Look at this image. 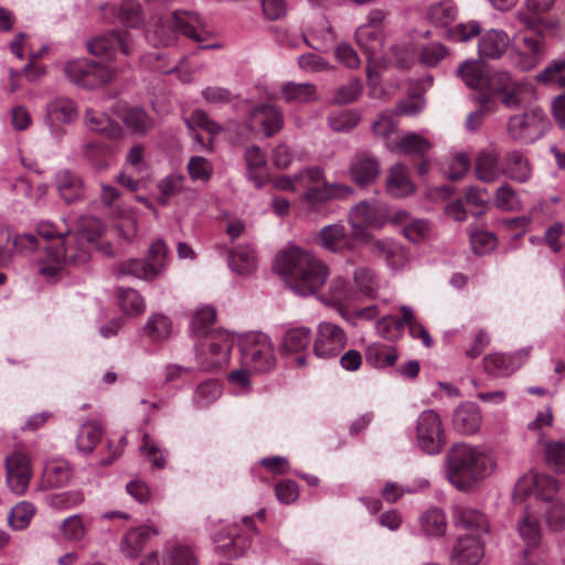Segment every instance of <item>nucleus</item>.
Segmentation results:
<instances>
[{
  "label": "nucleus",
  "mask_w": 565,
  "mask_h": 565,
  "mask_svg": "<svg viewBox=\"0 0 565 565\" xmlns=\"http://www.w3.org/2000/svg\"><path fill=\"white\" fill-rule=\"evenodd\" d=\"M386 190L394 198H404L412 194L415 190L409 180L407 169L402 163H396L390 169L386 179Z\"/></svg>",
  "instance_id": "33"
},
{
  "label": "nucleus",
  "mask_w": 565,
  "mask_h": 565,
  "mask_svg": "<svg viewBox=\"0 0 565 565\" xmlns=\"http://www.w3.org/2000/svg\"><path fill=\"white\" fill-rule=\"evenodd\" d=\"M86 127L94 132L100 134L107 138H118L121 134L119 125L108 115L87 109L85 113Z\"/></svg>",
  "instance_id": "36"
},
{
  "label": "nucleus",
  "mask_w": 565,
  "mask_h": 565,
  "mask_svg": "<svg viewBox=\"0 0 565 565\" xmlns=\"http://www.w3.org/2000/svg\"><path fill=\"white\" fill-rule=\"evenodd\" d=\"M36 233L46 241L57 239V245L45 247L46 259L39 268L47 280H56L65 265L85 264L90 258L87 239L72 234L65 221L60 224L42 221L36 226Z\"/></svg>",
  "instance_id": "2"
},
{
  "label": "nucleus",
  "mask_w": 565,
  "mask_h": 565,
  "mask_svg": "<svg viewBox=\"0 0 565 565\" xmlns=\"http://www.w3.org/2000/svg\"><path fill=\"white\" fill-rule=\"evenodd\" d=\"M102 435L103 428L99 424L95 422L83 424L76 437L77 450L83 455L90 454L99 443Z\"/></svg>",
  "instance_id": "45"
},
{
  "label": "nucleus",
  "mask_w": 565,
  "mask_h": 565,
  "mask_svg": "<svg viewBox=\"0 0 565 565\" xmlns=\"http://www.w3.org/2000/svg\"><path fill=\"white\" fill-rule=\"evenodd\" d=\"M495 467L493 457L477 446L459 443L446 455L447 480L458 490H468L476 482L490 476Z\"/></svg>",
  "instance_id": "3"
},
{
  "label": "nucleus",
  "mask_w": 565,
  "mask_h": 565,
  "mask_svg": "<svg viewBox=\"0 0 565 565\" xmlns=\"http://www.w3.org/2000/svg\"><path fill=\"white\" fill-rule=\"evenodd\" d=\"M120 309L130 317L140 316L146 309L145 299L141 295L131 288H120L117 291Z\"/></svg>",
  "instance_id": "48"
},
{
  "label": "nucleus",
  "mask_w": 565,
  "mask_h": 565,
  "mask_svg": "<svg viewBox=\"0 0 565 565\" xmlns=\"http://www.w3.org/2000/svg\"><path fill=\"white\" fill-rule=\"evenodd\" d=\"M455 522L458 526L469 531V535H477L480 540L481 535L489 531L486 516L477 509L470 507L456 508Z\"/></svg>",
  "instance_id": "29"
},
{
  "label": "nucleus",
  "mask_w": 565,
  "mask_h": 565,
  "mask_svg": "<svg viewBox=\"0 0 565 565\" xmlns=\"http://www.w3.org/2000/svg\"><path fill=\"white\" fill-rule=\"evenodd\" d=\"M502 173L518 182H525L531 175V168L522 152L512 151L505 156Z\"/></svg>",
  "instance_id": "42"
},
{
  "label": "nucleus",
  "mask_w": 565,
  "mask_h": 565,
  "mask_svg": "<svg viewBox=\"0 0 565 565\" xmlns=\"http://www.w3.org/2000/svg\"><path fill=\"white\" fill-rule=\"evenodd\" d=\"M284 114L281 107L271 103L253 105L243 122V129L250 135L263 134L270 138L284 127Z\"/></svg>",
  "instance_id": "8"
},
{
  "label": "nucleus",
  "mask_w": 565,
  "mask_h": 565,
  "mask_svg": "<svg viewBox=\"0 0 565 565\" xmlns=\"http://www.w3.org/2000/svg\"><path fill=\"white\" fill-rule=\"evenodd\" d=\"M530 349H522L514 355L501 353L489 354L483 359L487 373L494 376H508L516 371L529 358Z\"/></svg>",
  "instance_id": "23"
},
{
  "label": "nucleus",
  "mask_w": 565,
  "mask_h": 565,
  "mask_svg": "<svg viewBox=\"0 0 565 565\" xmlns=\"http://www.w3.org/2000/svg\"><path fill=\"white\" fill-rule=\"evenodd\" d=\"M510 44L511 39L507 32L491 29L480 36L478 52L483 58L497 60L505 54Z\"/></svg>",
  "instance_id": "27"
},
{
  "label": "nucleus",
  "mask_w": 565,
  "mask_h": 565,
  "mask_svg": "<svg viewBox=\"0 0 565 565\" xmlns=\"http://www.w3.org/2000/svg\"><path fill=\"white\" fill-rule=\"evenodd\" d=\"M386 148L394 153L424 156L430 150L431 143L416 132H408L394 141L387 142Z\"/></svg>",
  "instance_id": "31"
},
{
  "label": "nucleus",
  "mask_w": 565,
  "mask_h": 565,
  "mask_svg": "<svg viewBox=\"0 0 565 565\" xmlns=\"http://www.w3.org/2000/svg\"><path fill=\"white\" fill-rule=\"evenodd\" d=\"M277 273L297 295H316L330 276L329 266L316 254L297 246H289L277 253L274 262Z\"/></svg>",
  "instance_id": "1"
},
{
  "label": "nucleus",
  "mask_w": 565,
  "mask_h": 565,
  "mask_svg": "<svg viewBox=\"0 0 565 565\" xmlns=\"http://www.w3.org/2000/svg\"><path fill=\"white\" fill-rule=\"evenodd\" d=\"M312 340L311 330L307 327L289 328L282 335L279 345L282 355L298 354L296 361L299 366L306 364V356L302 354Z\"/></svg>",
  "instance_id": "21"
},
{
  "label": "nucleus",
  "mask_w": 565,
  "mask_h": 565,
  "mask_svg": "<svg viewBox=\"0 0 565 565\" xmlns=\"http://www.w3.org/2000/svg\"><path fill=\"white\" fill-rule=\"evenodd\" d=\"M465 84L473 89H487L489 73L484 63L480 61H466L457 71Z\"/></svg>",
  "instance_id": "35"
},
{
  "label": "nucleus",
  "mask_w": 565,
  "mask_h": 565,
  "mask_svg": "<svg viewBox=\"0 0 565 565\" xmlns=\"http://www.w3.org/2000/svg\"><path fill=\"white\" fill-rule=\"evenodd\" d=\"M234 343V335L227 331L215 330L209 333L196 347L198 354L203 360L202 365L204 367H221L227 363Z\"/></svg>",
  "instance_id": "10"
},
{
  "label": "nucleus",
  "mask_w": 565,
  "mask_h": 565,
  "mask_svg": "<svg viewBox=\"0 0 565 565\" xmlns=\"http://www.w3.org/2000/svg\"><path fill=\"white\" fill-rule=\"evenodd\" d=\"M550 126L548 118L539 107L512 116L508 122V131L516 141L530 143L541 138Z\"/></svg>",
  "instance_id": "9"
},
{
  "label": "nucleus",
  "mask_w": 565,
  "mask_h": 565,
  "mask_svg": "<svg viewBox=\"0 0 565 565\" xmlns=\"http://www.w3.org/2000/svg\"><path fill=\"white\" fill-rule=\"evenodd\" d=\"M488 85H487V94H483L482 96H487L491 98V105L495 106L494 97L503 92H510L512 88L519 86L520 84L516 83L510 73L499 71L494 72L492 74H489L488 78Z\"/></svg>",
  "instance_id": "50"
},
{
  "label": "nucleus",
  "mask_w": 565,
  "mask_h": 565,
  "mask_svg": "<svg viewBox=\"0 0 565 565\" xmlns=\"http://www.w3.org/2000/svg\"><path fill=\"white\" fill-rule=\"evenodd\" d=\"M87 47L90 54L105 60H111L118 47L125 55L130 54L128 34L117 32L96 36L88 42Z\"/></svg>",
  "instance_id": "24"
},
{
  "label": "nucleus",
  "mask_w": 565,
  "mask_h": 565,
  "mask_svg": "<svg viewBox=\"0 0 565 565\" xmlns=\"http://www.w3.org/2000/svg\"><path fill=\"white\" fill-rule=\"evenodd\" d=\"M353 235L362 241L370 239L366 232L367 228H380L384 225L385 220L381 214L379 206L362 201L354 205L349 214Z\"/></svg>",
  "instance_id": "16"
},
{
  "label": "nucleus",
  "mask_w": 565,
  "mask_h": 565,
  "mask_svg": "<svg viewBox=\"0 0 565 565\" xmlns=\"http://www.w3.org/2000/svg\"><path fill=\"white\" fill-rule=\"evenodd\" d=\"M245 161L248 169V178L257 188H260L266 178V154L259 147L252 146L245 150Z\"/></svg>",
  "instance_id": "40"
},
{
  "label": "nucleus",
  "mask_w": 565,
  "mask_h": 565,
  "mask_svg": "<svg viewBox=\"0 0 565 565\" xmlns=\"http://www.w3.org/2000/svg\"><path fill=\"white\" fill-rule=\"evenodd\" d=\"M452 428L462 435L477 433L482 425V415L478 405L466 402L457 406L451 417Z\"/></svg>",
  "instance_id": "25"
},
{
  "label": "nucleus",
  "mask_w": 565,
  "mask_h": 565,
  "mask_svg": "<svg viewBox=\"0 0 565 565\" xmlns=\"http://www.w3.org/2000/svg\"><path fill=\"white\" fill-rule=\"evenodd\" d=\"M446 431L440 415L435 409L423 411L415 422V446L434 456L446 446Z\"/></svg>",
  "instance_id": "5"
},
{
  "label": "nucleus",
  "mask_w": 565,
  "mask_h": 565,
  "mask_svg": "<svg viewBox=\"0 0 565 565\" xmlns=\"http://www.w3.org/2000/svg\"><path fill=\"white\" fill-rule=\"evenodd\" d=\"M352 298L353 291L348 279L342 276H335L330 281L328 294L322 295L320 301L340 310Z\"/></svg>",
  "instance_id": "37"
},
{
  "label": "nucleus",
  "mask_w": 565,
  "mask_h": 565,
  "mask_svg": "<svg viewBox=\"0 0 565 565\" xmlns=\"http://www.w3.org/2000/svg\"><path fill=\"white\" fill-rule=\"evenodd\" d=\"M243 364L255 372H268L276 364L274 345L263 332L247 333L241 340Z\"/></svg>",
  "instance_id": "6"
},
{
  "label": "nucleus",
  "mask_w": 565,
  "mask_h": 565,
  "mask_svg": "<svg viewBox=\"0 0 565 565\" xmlns=\"http://www.w3.org/2000/svg\"><path fill=\"white\" fill-rule=\"evenodd\" d=\"M72 477L70 465L64 460L49 462L42 473V486L45 489L61 488L68 483Z\"/></svg>",
  "instance_id": "39"
},
{
  "label": "nucleus",
  "mask_w": 565,
  "mask_h": 565,
  "mask_svg": "<svg viewBox=\"0 0 565 565\" xmlns=\"http://www.w3.org/2000/svg\"><path fill=\"white\" fill-rule=\"evenodd\" d=\"M216 318V311L213 307L206 306L195 311L192 319L193 331L201 337H206L209 329L213 326Z\"/></svg>",
  "instance_id": "60"
},
{
  "label": "nucleus",
  "mask_w": 565,
  "mask_h": 565,
  "mask_svg": "<svg viewBox=\"0 0 565 565\" xmlns=\"http://www.w3.org/2000/svg\"><path fill=\"white\" fill-rule=\"evenodd\" d=\"M34 514V505L28 501H22L11 509L8 520L14 530H23L29 526Z\"/></svg>",
  "instance_id": "56"
},
{
  "label": "nucleus",
  "mask_w": 565,
  "mask_h": 565,
  "mask_svg": "<svg viewBox=\"0 0 565 565\" xmlns=\"http://www.w3.org/2000/svg\"><path fill=\"white\" fill-rule=\"evenodd\" d=\"M536 79L543 84H557L565 88V57L552 60L542 72L536 75Z\"/></svg>",
  "instance_id": "51"
},
{
  "label": "nucleus",
  "mask_w": 565,
  "mask_h": 565,
  "mask_svg": "<svg viewBox=\"0 0 565 565\" xmlns=\"http://www.w3.org/2000/svg\"><path fill=\"white\" fill-rule=\"evenodd\" d=\"M228 265L232 270L247 275L256 268L255 252L250 246H238L230 253Z\"/></svg>",
  "instance_id": "44"
},
{
  "label": "nucleus",
  "mask_w": 565,
  "mask_h": 565,
  "mask_svg": "<svg viewBox=\"0 0 565 565\" xmlns=\"http://www.w3.org/2000/svg\"><path fill=\"white\" fill-rule=\"evenodd\" d=\"M280 94L289 104H309L320 99L317 86L312 83L286 82L280 87Z\"/></svg>",
  "instance_id": "30"
},
{
  "label": "nucleus",
  "mask_w": 565,
  "mask_h": 565,
  "mask_svg": "<svg viewBox=\"0 0 565 565\" xmlns=\"http://www.w3.org/2000/svg\"><path fill=\"white\" fill-rule=\"evenodd\" d=\"M397 359L398 354L393 345L375 342L367 345L365 349L366 363L375 369L393 366Z\"/></svg>",
  "instance_id": "38"
},
{
  "label": "nucleus",
  "mask_w": 565,
  "mask_h": 565,
  "mask_svg": "<svg viewBox=\"0 0 565 565\" xmlns=\"http://www.w3.org/2000/svg\"><path fill=\"white\" fill-rule=\"evenodd\" d=\"M7 484L17 495H23L33 476L29 456L14 451L6 458Z\"/></svg>",
  "instance_id": "15"
},
{
  "label": "nucleus",
  "mask_w": 565,
  "mask_h": 565,
  "mask_svg": "<svg viewBox=\"0 0 565 565\" xmlns=\"http://www.w3.org/2000/svg\"><path fill=\"white\" fill-rule=\"evenodd\" d=\"M185 124L190 130L201 128L212 136H215L222 131V126L212 120L202 109L193 110L189 118L185 119Z\"/></svg>",
  "instance_id": "59"
},
{
  "label": "nucleus",
  "mask_w": 565,
  "mask_h": 565,
  "mask_svg": "<svg viewBox=\"0 0 565 565\" xmlns=\"http://www.w3.org/2000/svg\"><path fill=\"white\" fill-rule=\"evenodd\" d=\"M545 523L551 531L558 532L565 529V504L561 501L552 502L544 513Z\"/></svg>",
  "instance_id": "64"
},
{
  "label": "nucleus",
  "mask_w": 565,
  "mask_h": 565,
  "mask_svg": "<svg viewBox=\"0 0 565 565\" xmlns=\"http://www.w3.org/2000/svg\"><path fill=\"white\" fill-rule=\"evenodd\" d=\"M353 192V189L347 184L323 181L321 185L308 188L302 194V200L310 209H317L323 203L349 198Z\"/></svg>",
  "instance_id": "18"
},
{
  "label": "nucleus",
  "mask_w": 565,
  "mask_h": 565,
  "mask_svg": "<svg viewBox=\"0 0 565 565\" xmlns=\"http://www.w3.org/2000/svg\"><path fill=\"white\" fill-rule=\"evenodd\" d=\"M64 72L72 83L90 89L113 82L117 75L109 66L87 58L67 62Z\"/></svg>",
  "instance_id": "7"
},
{
  "label": "nucleus",
  "mask_w": 565,
  "mask_h": 565,
  "mask_svg": "<svg viewBox=\"0 0 565 565\" xmlns=\"http://www.w3.org/2000/svg\"><path fill=\"white\" fill-rule=\"evenodd\" d=\"M355 40L366 56L367 77L370 81H373L385 67V62L380 55L383 49V32L372 29L370 25H361L355 31Z\"/></svg>",
  "instance_id": "12"
},
{
  "label": "nucleus",
  "mask_w": 565,
  "mask_h": 565,
  "mask_svg": "<svg viewBox=\"0 0 565 565\" xmlns=\"http://www.w3.org/2000/svg\"><path fill=\"white\" fill-rule=\"evenodd\" d=\"M348 341L344 330L329 321H322L317 327L313 342V353L321 359L337 356Z\"/></svg>",
  "instance_id": "14"
},
{
  "label": "nucleus",
  "mask_w": 565,
  "mask_h": 565,
  "mask_svg": "<svg viewBox=\"0 0 565 565\" xmlns=\"http://www.w3.org/2000/svg\"><path fill=\"white\" fill-rule=\"evenodd\" d=\"M119 276H131L134 278L152 280L159 275L156 264L143 259H129L118 265Z\"/></svg>",
  "instance_id": "43"
},
{
  "label": "nucleus",
  "mask_w": 565,
  "mask_h": 565,
  "mask_svg": "<svg viewBox=\"0 0 565 565\" xmlns=\"http://www.w3.org/2000/svg\"><path fill=\"white\" fill-rule=\"evenodd\" d=\"M356 237L349 234L342 223L323 226L317 237L318 245L330 253H342L353 248Z\"/></svg>",
  "instance_id": "19"
},
{
  "label": "nucleus",
  "mask_w": 565,
  "mask_h": 565,
  "mask_svg": "<svg viewBox=\"0 0 565 565\" xmlns=\"http://www.w3.org/2000/svg\"><path fill=\"white\" fill-rule=\"evenodd\" d=\"M545 460L557 472H565V437L543 445Z\"/></svg>",
  "instance_id": "53"
},
{
  "label": "nucleus",
  "mask_w": 565,
  "mask_h": 565,
  "mask_svg": "<svg viewBox=\"0 0 565 565\" xmlns=\"http://www.w3.org/2000/svg\"><path fill=\"white\" fill-rule=\"evenodd\" d=\"M516 529L525 545L529 547L539 545L541 541V526L536 515L526 510L523 516L518 521Z\"/></svg>",
  "instance_id": "46"
},
{
  "label": "nucleus",
  "mask_w": 565,
  "mask_h": 565,
  "mask_svg": "<svg viewBox=\"0 0 565 565\" xmlns=\"http://www.w3.org/2000/svg\"><path fill=\"white\" fill-rule=\"evenodd\" d=\"M558 491V482L546 473L529 472L521 477L514 487V499L522 501L527 495H535L551 501Z\"/></svg>",
  "instance_id": "13"
},
{
  "label": "nucleus",
  "mask_w": 565,
  "mask_h": 565,
  "mask_svg": "<svg viewBox=\"0 0 565 565\" xmlns=\"http://www.w3.org/2000/svg\"><path fill=\"white\" fill-rule=\"evenodd\" d=\"M143 331L151 340L163 341L167 340L172 332V322L164 315L153 313L148 318Z\"/></svg>",
  "instance_id": "49"
},
{
  "label": "nucleus",
  "mask_w": 565,
  "mask_h": 565,
  "mask_svg": "<svg viewBox=\"0 0 565 565\" xmlns=\"http://www.w3.org/2000/svg\"><path fill=\"white\" fill-rule=\"evenodd\" d=\"M375 328L380 337L394 341L403 333V321L396 317L386 316L376 322Z\"/></svg>",
  "instance_id": "63"
},
{
  "label": "nucleus",
  "mask_w": 565,
  "mask_h": 565,
  "mask_svg": "<svg viewBox=\"0 0 565 565\" xmlns=\"http://www.w3.org/2000/svg\"><path fill=\"white\" fill-rule=\"evenodd\" d=\"M242 524L245 527L244 532L241 525L232 524L215 535V551L218 555L228 558L238 557L249 547L246 532L254 531V521L250 516H244Z\"/></svg>",
  "instance_id": "11"
},
{
  "label": "nucleus",
  "mask_w": 565,
  "mask_h": 565,
  "mask_svg": "<svg viewBox=\"0 0 565 565\" xmlns=\"http://www.w3.org/2000/svg\"><path fill=\"white\" fill-rule=\"evenodd\" d=\"M77 117L75 103L66 97H57L46 106L45 125L55 138L63 136V125L71 124Z\"/></svg>",
  "instance_id": "17"
},
{
  "label": "nucleus",
  "mask_w": 565,
  "mask_h": 565,
  "mask_svg": "<svg viewBox=\"0 0 565 565\" xmlns=\"http://www.w3.org/2000/svg\"><path fill=\"white\" fill-rule=\"evenodd\" d=\"M55 186L60 198L67 204L79 202L85 196L84 182L76 173L64 169L55 174Z\"/></svg>",
  "instance_id": "26"
},
{
  "label": "nucleus",
  "mask_w": 565,
  "mask_h": 565,
  "mask_svg": "<svg viewBox=\"0 0 565 565\" xmlns=\"http://www.w3.org/2000/svg\"><path fill=\"white\" fill-rule=\"evenodd\" d=\"M186 169L193 181L206 183L213 174L212 163L204 157L193 156L190 158Z\"/></svg>",
  "instance_id": "58"
},
{
  "label": "nucleus",
  "mask_w": 565,
  "mask_h": 565,
  "mask_svg": "<svg viewBox=\"0 0 565 565\" xmlns=\"http://www.w3.org/2000/svg\"><path fill=\"white\" fill-rule=\"evenodd\" d=\"M362 93V83L358 78L351 79L345 85L340 86L331 100L334 105H345L355 102Z\"/></svg>",
  "instance_id": "61"
},
{
  "label": "nucleus",
  "mask_w": 565,
  "mask_h": 565,
  "mask_svg": "<svg viewBox=\"0 0 565 565\" xmlns=\"http://www.w3.org/2000/svg\"><path fill=\"white\" fill-rule=\"evenodd\" d=\"M483 554V543L477 535H461L452 548L450 562L451 565H478Z\"/></svg>",
  "instance_id": "20"
},
{
  "label": "nucleus",
  "mask_w": 565,
  "mask_h": 565,
  "mask_svg": "<svg viewBox=\"0 0 565 565\" xmlns=\"http://www.w3.org/2000/svg\"><path fill=\"white\" fill-rule=\"evenodd\" d=\"M523 44L526 52L520 54L519 64L523 70H531L539 64L544 55L543 39L540 35L524 36Z\"/></svg>",
  "instance_id": "47"
},
{
  "label": "nucleus",
  "mask_w": 565,
  "mask_h": 565,
  "mask_svg": "<svg viewBox=\"0 0 565 565\" xmlns=\"http://www.w3.org/2000/svg\"><path fill=\"white\" fill-rule=\"evenodd\" d=\"M499 158L500 153L495 149L488 148L479 151L475 163L477 179L486 183L494 182L502 173Z\"/></svg>",
  "instance_id": "28"
},
{
  "label": "nucleus",
  "mask_w": 565,
  "mask_h": 565,
  "mask_svg": "<svg viewBox=\"0 0 565 565\" xmlns=\"http://www.w3.org/2000/svg\"><path fill=\"white\" fill-rule=\"evenodd\" d=\"M457 10L450 1L434 3L428 8L427 18L436 26H448L456 19Z\"/></svg>",
  "instance_id": "52"
},
{
  "label": "nucleus",
  "mask_w": 565,
  "mask_h": 565,
  "mask_svg": "<svg viewBox=\"0 0 565 565\" xmlns=\"http://www.w3.org/2000/svg\"><path fill=\"white\" fill-rule=\"evenodd\" d=\"M124 125L134 135H146L152 129L153 119L142 109L138 107L125 109L120 116Z\"/></svg>",
  "instance_id": "41"
},
{
  "label": "nucleus",
  "mask_w": 565,
  "mask_h": 565,
  "mask_svg": "<svg viewBox=\"0 0 565 565\" xmlns=\"http://www.w3.org/2000/svg\"><path fill=\"white\" fill-rule=\"evenodd\" d=\"M360 119V114L353 109L334 111L328 116V125L334 131L344 132L353 129Z\"/></svg>",
  "instance_id": "55"
},
{
  "label": "nucleus",
  "mask_w": 565,
  "mask_h": 565,
  "mask_svg": "<svg viewBox=\"0 0 565 565\" xmlns=\"http://www.w3.org/2000/svg\"><path fill=\"white\" fill-rule=\"evenodd\" d=\"M221 394L222 388L217 381H206L196 387L193 395V403L196 407L203 408L214 403Z\"/></svg>",
  "instance_id": "54"
},
{
  "label": "nucleus",
  "mask_w": 565,
  "mask_h": 565,
  "mask_svg": "<svg viewBox=\"0 0 565 565\" xmlns=\"http://www.w3.org/2000/svg\"><path fill=\"white\" fill-rule=\"evenodd\" d=\"M356 289L367 296L374 297L379 287L375 274L367 267H359L353 273Z\"/></svg>",
  "instance_id": "57"
},
{
  "label": "nucleus",
  "mask_w": 565,
  "mask_h": 565,
  "mask_svg": "<svg viewBox=\"0 0 565 565\" xmlns=\"http://www.w3.org/2000/svg\"><path fill=\"white\" fill-rule=\"evenodd\" d=\"M381 166L376 157L367 153H356L349 166L350 178L359 185H369L380 175Z\"/></svg>",
  "instance_id": "22"
},
{
  "label": "nucleus",
  "mask_w": 565,
  "mask_h": 565,
  "mask_svg": "<svg viewBox=\"0 0 565 565\" xmlns=\"http://www.w3.org/2000/svg\"><path fill=\"white\" fill-rule=\"evenodd\" d=\"M179 31L195 42H203L206 38L204 22L195 12L174 11L169 24H160L148 29L146 36L153 45H170L174 41V33Z\"/></svg>",
  "instance_id": "4"
},
{
  "label": "nucleus",
  "mask_w": 565,
  "mask_h": 565,
  "mask_svg": "<svg viewBox=\"0 0 565 565\" xmlns=\"http://www.w3.org/2000/svg\"><path fill=\"white\" fill-rule=\"evenodd\" d=\"M158 531L149 526H139L128 531L121 540L120 548L125 556L135 558L145 548L147 542Z\"/></svg>",
  "instance_id": "32"
},
{
  "label": "nucleus",
  "mask_w": 565,
  "mask_h": 565,
  "mask_svg": "<svg viewBox=\"0 0 565 565\" xmlns=\"http://www.w3.org/2000/svg\"><path fill=\"white\" fill-rule=\"evenodd\" d=\"M419 529L426 537H440L447 530V516L439 508L425 510L418 519Z\"/></svg>",
  "instance_id": "34"
},
{
  "label": "nucleus",
  "mask_w": 565,
  "mask_h": 565,
  "mask_svg": "<svg viewBox=\"0 0 565 565\" xmlns=\"http://www.w3.org/2000/svg\"><path fill=\"white\" fill-rule=\"evenodd\" d=\"M120 22L127 28H137L142 22L140 4L136 0H124L119 8Z\"/></svg>",
  "instance_id": "62"
}]
</instances>
